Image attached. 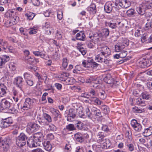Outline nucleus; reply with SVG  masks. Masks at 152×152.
Returning <instances> with one entry per match:
<instances>
[{"label":"nucleus","mask_w":152,"mask_h":152,"mask_svg":"<svg viewBox=\"0 0 152 152\" xmlns=\"http://www.w3.org/2000/svg\"><path fill=\"white\" fill-rule=\"evenodd\" d=\"M62 32L61 31H57L56 33V36L58 39H61L62 37Z\"/></svg>","instance_id":"58"},{"label":"nucleus","mask_w":152,"mask_h":152,"mask_svg":"<svg viewBox=\"0 0 152 152\" xmlns=\"http://www.w3.org/2000/svg\"><path fill=\"white\" fill-rule=\"evenodd\" d=\"M129 40L125 38H122L120 42L117 43L115 46V50L116 52H119L125 47L128 46Z\"/></svg>","instance_id":"2"},{"label":"nucleus","mask_w":152,"mask_h":152,"mask_svg":"<svg viewBox=\"0 0 152 152\" xmlns=\"http://www.w3.org/2000/svg\"><path fill=\"white\" fill-rule=\"evenodd\" d=\"M97 141L100 143L104 141L105 140V137L102 132H99L96 136Z\"/></svg>","instance_id":"20"},{"label":"nucleus","mask_w":152,"mask_h":152,"mask_svg":"<svg viewBox=\"0 0 152 152\" xmlns=\"http://www.w3.org/2000/svg\"><path fill=\"white\" fill-rule=\"evenodd\" d=\"M104 10L107 13H110L112 10L111 4L110 3H106L104 6Z\"/></svg>","instance_id":"24"},{"label":"nucleus","mask_w":152,"mask_h":152,"mask_svg":"<svg viewBox=\"0 0 152 152\" xmlns=\"http://www.w3.org/2000/svg\"><path fill=\"white\" fill-rule=\"evenodd\" d=\"M91 62L88 61V60H83L82 63V66L85 68L91 67Z\"/></svg>","instance_id":"30"},{"label":"nucleus","mask_w":152,"mask_h":152,"mask_svg":"<svg viewBox=\"0 0 152 152\" xmlns=\"http://www.w3.org/2000/svg\"><path fill=\"white\" fill-rule=\"evenodd\" d=\"M136 10L138 14L141 15H143L145 12V6H143V5L137 7Z\"/></svg>","instance_id":"17"},{"label":"nucleus","mask_w":152,"mask_h":152,"mask_svg":"<svg viewBox=\"0 0 152 152\" xmlns=\"http://www.w3.org/2000/svg\"><path fill=\"white\" fill-rule=\"evenodd\" d=\"M85 37L84 32L83 31H80L76 34V39L77 40L84 41Z\"/></svg>","instance_id":"19"},{"label":"nucleus","mask_w":152,"mask_h":152,"mask_svg":"<svg viewBox=\"0 0 152 152\" xmlns=\"http://www.w3.org/2000/svg\"><path fill=\"white\" fill-rule=\"evenodd\" d=\"M47 138L48 140H51L54 139V136L52 133H50L47 135Z\"/></svg>","instance_id":"59"},{"label":"nucleus","mask_w":152,"mask_h":152,"mask_svg":"<svg viewBox=\"0 0 152 152\" xmlns=\"http://www.w3.org/2000/svg\"><path fill=\"white\" fill-rule=\"evenodd\" d=\"M69 74L68 73L62 72L59 75V77L60 78V80L62 81H65V79L67 78V77L69 76Z\"/></svg>","instance_id":"28"},{"label":"nucleus","mask_w":152,"mask_h":152,"mask_svg":"<svg viewBox=\"0 0 152 152\" xmlns=\"http://www.w3.org/2000/svg\"><path fill=\"white\" fill-rule=\"evenodd\" d=\"M6 49H7L10 53H14L15 52V49L12 46H7V48Z\"/></svg>","instance_id":"60"},{"label":"nucleus","mask_w":152,"mask_h":152,"mask_svg":"<svg viewBox=\"0 0 152 152\" xmlns=\"http://www.w3.org/2000/svg\"><path fill=\"white\" fill-rule=\"evenodd\" d=\"M119 5L122 8H126L131 5V3L128 0H119Z\"/></svg>","instance_id":"14"},{"label":"nucleus","mask_w":152,"mask_h":152,"mask_svg":"<svg viewBox=\"0 0 152 152\" xmlns=\"http://www.w3.org/2000/svg\"><path fill=\"white\" fill-rule=\"evenodd\" d=\"M51 58L55 60H58L59 59V57L58 55V53L57 52H56L53 53L51 56Z\"/></svg>","instance_id":"51"},{"label":"nucleus","mask_w":152,"mask_h":152,"mask_svg":"<svg viewBox=\"0 0 152 152\" xmlns=\"http://www.w3.org/2000/svg\"><path fill=\"white\" fill-rule=\"evenodd\" d=\"M27 139L28 137L24 133H21L16 138V142L17 145L19 147L23 146L26 145Z\"/></svg>","instance_id":"3"},{"label":"nucleus","mask_w":152,"mask_h":152,"mask_svg":"<svg viewBox=\"0 0 152 152\" xmlns=\"http://www.w3.org/2000/svg\"><path fill=\"white\" fill-rule=\"evenodd\" d=\"M45 34L50 35L51 33H53L54 32V29L53 28H51V30L45 28Z\"/></svg>","instance_id":"55"},{"label":"nucleus","mask_w":152,"mask_h":152,"mask_svg":"<svg viewBox=\"0 0 152 152\" xmlns=\"http://www.w3.org/2000/svg\"><path fill=\"white\" fill-rule=\"evenodd\" d=\"M132 111L135 113H140L143 112L144 110L143 109L139 108L137 107H135L133 108Z\"/></svg>","instance_id":"36"},{"label":"nucleus","mask_w":152,"mask_h":152,"mask_svg":"<svg viewBox=\"0 0 152 152\" xmlns=\"http://www.w3.org/2000/svg\"><path fill=\"white\" fill-rule=\"evenodd\" d=\"M136 104L137 105L142 106H143L145 105V101L140 98H138L136 99Z\"/></svg>","instance_id":"34"},{"label":"nucleus","mask_w":152,"mask_h":152,"mask_svg":"<svg viewBox=\"0 0 152 152\" xmlns=\"http://www.w3.org/2000/svg\"><path fill=\"white\" fill-rule=\"evenodd\" d=\"M119 52H121L119 53V55L121 58H124L127 55V51L124 50H121Z\"/></svg>","instance_id":"44"},{"label":"nucleus","mask_w":152,"mask_h":152,"mask_svg":"<svg viewBox=\"0 0 152 152\" xmlns=\"http://www.w3.org/2000/svg\"><path fill=\"white\" fill-rule=\"evenodd\" d=\"M8 112L9 113H16L18 112V110L13 107L9 109L8 110Z\"/></svg>","instance_id":"49"},{"label":"nucleus","mask_w":152,"mask_h":152,"mask_svg":"<svg viewBox=\"0 0 152 152\" xmlns=\"http://www.w3.org/2000/svg\"><path fill=\"white\" fill-rule=\"evenodd\" d=\"M10 106V103L5 99H2L0 103V110H3L9 109Z\"/></svg>","instance_id":"8"},{"label":"nucleus","mask_w":152,"mask_h":152,"mask_svg":"<svg viewBox=\"0 0 152 152\" xmlns=\"http://www.w3.org/2000/svg\"><path fill=\"white\" fill-rule=\"evenodd\" d=\"M25 60L27 61L28 64H31L34 62V59L33 57L31 58V57H30L29 58H28V57H26Z\"/></svg>","instance_id":"45"},{"label":"nucleus","mask_w":152,"mask_h":152,"mask_svg":"<svg viewBox=\"0 0 152 152\" xmlns=\"http://www.w3.org/2000/svg\"><path fill=\"white\" fill-rule=\"evenodd\" d=\"M101 53H102L104 57L106 58L108 57L111 54V51L108 47L104 45L100 47Z\"/></svg>","instance_id":"9"},{"label":"nucleus","mask_w":152,"mask_h":152,"mask_svg":"<svg viewBox=\"0 0 152 152\" xmlns=\"http://www.w3.org/2000/svg\"><path fill=\"white\" fill-rule=\"evenodd\" d=\"M43 137V135L41 132H39L35 133L33 137H31L27 140L28 146L31 148L37 147L39 145L38 142L42 141Z\"/></svg>","instance_id":"1"},{"label":"nucleus","mask_w":152,"mask_h":152,"mask_svg":"<svg viewBox=\"0 0 152 152\" xmlns=\"http://www.w3.org/2000/svg\"><path fill=\"white\" fill-rule=\"evenodd\" d=\"M12 123L11 119L8 118L3 119L0 123V126L1 128H5L9 126Z\"/></svg>","instance_id":"10"},{"label":"nucleus","mask_w":152,"mask_h":152,"mask_svg":"<svg viewBox=\"0 0 152 152\" xmlns=\"http://www.w3.org/2000/svg\"><path fill=\"white\" fill-rule=\"evenodd\" d=\"M134 128L135 131L138 132H141L142 130L143 129L141 125L139 123L137 124V125L134 127Z\"/></svg>","instance_id":"42"},{"label":"nucleus","mask_w":152,"mask_h":152,"mask_svg":"<svg viewBox=\"0 0 152 152\" xmlns=\"http://www.w3.org/2000/svg\"><path fill=\"white\" fill-rule=\"evenodd\" d=\"M25 16H26L29 20H32L34 17L35 15L33 12H29L25 14Z\"/></svg>","instance_id":"39"},{"label":"nucleus","mask_w":152,"mask_h":152,"mask_svg":"<svg viewBox=\"0 0 152 152\" xmlns=\"http://www.w3.org/2000/svg\"><path fill=\"white\" fill-rule=\"evenodd\" d=\"M68 62L66 58H64L63 59L62 66L64 69H66L68 64Z\"/></svg>","instance_id":"41"},{"label":"nucleus","mask_w":152,"mask_h":152,"mask_svg":"<svg viewBox=\"0 0 152 152\" xmlns=\"http://www.w3.org/2000/svg\"><path fill=\"white\" fill-rule=\"evenodd\" d=\"M49 130L51 131H55L56 130L57 128L53 124H51L49 126Z\"/></svg>","instance_id":"56"},{"label":"nucleus","mask_w":152,"mask_h":152,"mask_svg":"<svg viewBox=\"0 0 152 152\" xmlns=\"http://www.w3.org/2000/svg\"><path fill=\"white\" fill-rule=\"evenodd\" d=\"M30 31L29 33L30 34H35L37 33V29L35 28H30Z\"/></svg>","instance_id":"52"},{"label":"nucleus","mask_w":152,"mask_h":152,"mask_svg":"<svg viewBox=\"0 0 152 152\" xmlns=\"http://www.w3.org/2000/svg\"><path fill=\"white\" fill-rule=\"evenodd\" d=\"M43 145L45 149L48 151H50L51 150L52 147L51 145L50 144L49 141H45L43 143Z\"/></svg>","instance_id":"26"},{"label":"nucleus","mask_w":152,"mask_h":152,"mask_svg":"<svg viewBox=\"0 0 152 152\" xmlns=\"http://www.w3.org/2000/svg\"><path fill=\"white\" fill-rule=\"evenodd\" d=\"M140 65L142 68L148 67L152 64V57H150L148 58H143L142 60L139 62Z\"/></svg>","instance_id":"5"},{"label":"nucleus","mask_w":152,"mask_h":152,"mask_svg":"<svg viewBox=\"0 0 152 152\" xmlns=\"http://www.w3.org/2000/svg\"><path fill=\"white\" fill-rule=\"evenodd\" d=\"M88 137V135L87 134H82L79 133H77L75 135V137L76 140L80 143L83 142Z\"/></svg>","instance_id":"6"},{"label":"nucleus","mask_w":152,"mask_h":152,"mask_svg":"<svg viewBox=\"0 0 152 152\" xmlns=\"http://www.w3.org/2000/svg\"><path fill=\"white\" fill-rule=\"evenodd\" d=\"M43 116L44 118L48 122L50 123L52 122L51 117L49 115L46 113H44L43 114Z\"/></svg>","instance_id":"37"},{"label":"nucleus","mask_w":152,"mask_h":152,"mask_svg":"<svg viewBox=\"0 0 152 152\" xmlns=\"http://www.w3.org/2000/svg\"><path fill=\"white\" fill-rule=\"evenodd\" d=\"M101 35V33H96L93 34V36H89V37L94 42H98L99 41V38Z\"/></svg>","instance_id":"18"},{"label":"nucleus","mask_w":152,"mask_h":152,"mask_svg":"<svg viewBox=\"0 0 152 152\" xmlns=\"http://www.w3.org/2000/svg\"><path fill=\"white\" fill-rule=\"evenodd\" d=\"M86 115L89 118H91V114L90 112L89 108L88 107L86 108Z\"/></svg>","instance_id":"62"},{"label":"nucleus","mask_w":152,"mask_h":152,"mask_svg":"<svg viewBox=\"0 0 152 152\" xmlns=\"http://www.w3.org/2000/svg\"><path fill=\"white\" fill-rule=\"evenodd\" d=\"M40 127V126L37 123L34 122H31L28 124L27 130L29 132H33L38 130Z\"/></svg>","instance_id":"4"},{"label":"nucleus","mask_w":152,"mask_h":152,"mask_svg":"<svg viewBox=\"0 0 152 152\" xmlns=\"http://www.w3.org/2000/svg\"><path fill=\"white\" fill-rule=\"evenodd\" d=\"M50 111L54 115L53 120L56 121L58 120V118H61V115L60 112L57 110L53 108Z\"/></svg>","instance_id":"13"},{"label":"nucleus","mask_w":152,"mask_h":152,"mask_svg":"<svg viewBox=\"0 0 152 152\" xmlns=\"http://www.w3.org/2000/svg\"><path fill=\"white\" fill-rule=\"evenodd\" d=\"M128 149L130 151H132L134 150V145L132 143L128 144L126 145Z\"/></svg>","instance_id":"50"},{"label":"nucleus","mask_w":152,"mask_h":152,"mask_svg":"<svg viewBox=\"0 0 152 152\" xmlns=\"http://www.w3.org/2000/svg\"><path fill=\"white\" fill-rule=\"evenodd\" d=\"M14 15V12L10 10H8L5 14V16L7 18H13Z\"/></svg>","instance_id":"35"},{"label":"nucleus","mask_w":152,"mask_h":152,"mask_svg":"<svg viewBox=\"0 0 152 152\" xmlns=\"http://www.w3.org/2000/svg\"><path fill=\"white\" fill-rule=\"evenodd\" d=\"M7 88L4 84H0V96L2 97L6 93Z\"/></svg>","instance_id":"22"},{"label":"nucleus","mask_w":152,"mask_h":152,"mask_svg":"<svg viewBox=\"0 0 152 152\" xmlns=\"http://www.w3.org/2000/svg\"><path fill=\"white\" fill-rule=\"evenodd\" d=\"M97 78L91 76L89 78H88L86 79L85 81V82L86 83H91L92 82H93L97 81Z\"/></svg>","instance_id":"33"},{"label":"nucleus","mask_w":152,"mask_h":152,"mask_svg":"<svg viewBox=\"0 0 152 152\" xmlns=\"http://www.w3.org/2000/svg\"><path fill=\"white\" fill-rule=\"evenodd\" d=\"M33 102L32 100L31 99L29 98H26L23 106H21V108L22 110H29L31 109V106Z\"/></svg>","instance_id":"7"},{"label":"nucleus","mask_w":152,"mask_h":152,"mask_svg":"<svg viewBox=\"0 0 152 152\" xmlns=\"http://www.w3.org/2000/svg\"><path fill=\"white\" fill-rule=\"evenodd\" d=\"M142 133L145 137L150 136L152 134V128L150 127L145 129L144 131Z\"/></svg>","instance_id":"25"},{"label":"nucleus","mask_w":152,"mask_h":152,"mask_svg":"<svg viewBox=\"0 0 152 152\" xmlns=\"http://www.w3.org/2000/svg\"><path fill=\"white\" fill-rule=\"evenodd\" d=\"M57 18L60 20H61L63 17V14L61 10H58L57 11Z\"/></svg>","instance_id":"48"},{"label":"nucleus","mask_w":152,"mask_h":152,"mask_svg":"<svg viewBox=\"0 0 152 152\" xmlns=\"http://www.w3.org/2000/svg\"><path fill=\"white\" fill-rule=\"evenodd\" d=\"M104 81L108 84H112L114 83V80L112 78L110 74H107L104 79Z\"/></svg>","instance_id":"16"},{"label":"nucleus","mask_w":152,"mask_h":152,"mask_svg":"<svg viewBox=\"0 0 152 152\" xmlns=\"http://www.w3.org/2000/svg\"><path fill=\"white\" fill-rule=\"evenodd\" d=\"M100 108L103 113L105 114H107L110 111L108 107L106 105H101L100 106Z\"/></svg>","instance_id":"29"},{"label":"nucleus","mask_w":152,"mask_h":152,"mask_svg":"<svg viewBox=\"0 0 152 152\" xmlns=\"http://www.w3.org/2000/svg\"><path fill=\"white\" fill-rule=\"evenodd\" d=\"M126 13L128 16L131 17L136 16V14L135 11L133 9H130L126 12Z\"/></svg>","instance_id":"31"},{"label":"nucleus","mask_w":152,"mask_h":152,"mask_svg":"<svg viewBox=\"0 0 152 152\" xmlns=\"http://www.w3.org/2000/svg\"><path fill=\"white\" fill-rule=\"evenodd\" d=\"M65 149L68 151H71V146L69 142L66 144L65 146Z\"/></svg>","instance_id":"64"},{"label":"nucleus","mask_w":152,"mask_h":152,"mask_svg":"<svg viewBox=\"0 0 152 152\" xmlns=\"http://www.w3.org/2000/svg\"><path fill=\"white\" fill-rule=\"evenodd\" d=\"M104 57V55L102 54V53H100L96 55V58L97 59H99L101 61V62L102 61V60H103V57Z\"/></svg>","instance_id":"54"},{"label":"nucleus","mask_w":152,"mask_h":152,"mask_svg":"<svg viewBox=\"0 0 152 152\" xmlns=\"http://www.w3.org/2000/svg\"><path fill=\"white\" fill-rule=\"evenodd\" d=\"M142 98L146 100H150L151 99V96L150 93L147 91H144L141 94Z\"/></svg>","instance_id":"21"},{"label":"nucleus","mask_w":152,"mask_h":152,"mask_svg":"<svg viewBox=\"0 0 152 152\" xmlns=\"http://www.w3.org/2000/svg\"><path fill=\"white\" fill-rule=\"evenodd\" d=\"M145 28L146 30H148L152 28V22L147 23L145 25Z\"/></svg>","instance_id":"53"},{"label":"nucleus","mask_w":152,"mask_h":152,"mask_svg":"<svg viewBox=\"0 0 152 152\" xmlns=\"http://www.w3.org/2000/svg\"><path fill=\"white\" fill-rule=\"evenodd\" d=\"M105 25L106 26H108L112 29H115L117 27V24L113 21L110 22H106Z\"/></svg>","instance_id":"27"},{"label":"nucleus","mask_w":152,"mask_h":152,"mask_svg":"<svg viewBox=\"0 0 152 152\" xmlns=\"http://www.w3.org/2000/svg\"><path fill=\"white\" fill-rule=\"evenodd\" d=\"M14 83L16 86L22 90L23 84V78L20 77H18L15 78Z\"/></svg>","instance_id":"12"},{"label":"nucleus","mask_w":152,"mask_h":152,"mask_svg":"<svg viewBox=\"0 0 152 152\" xmlns=\"http://www.w3.org/2000/svg\"><path fill=\"white\" fill-rule=\"evenodd\" d=\"M10 60L9 56L6 55L0 57V68H2L4 66L5 64Z\"/></svg>","instance_id":"15"},{"label":"nucleus","mask_w":152,"mask_h":152,"mask_svg":"<svg viewBox=\"0 0 152 152\" xmlns=\"http://www.w3.org/2000/svg\"><path fill=\"white\" fill-rule=\"evenodd\" d=\"M77 112L79 114L82 113L83 111V107L82 106H80L77 108Z\"/></svg>","instance_id":"63"},{"label":"nucleus","mask_w":152,"mask_h":152,"mask_svg":"<svg viewBox=\"0 0 152 152\" xmlns=\"http://www.w3.org/2000/svg\"><path fill=\"white\" fill-rule=\"evenodd\" d=\"M138 123H137L136 120L133 119L132 120L131 124L132 127H134Z\"/></svg>","instance_id":"61"},{"label":"nucleus","mask_w":152,"mask_h":152,"mask_svg":"<svg viewBox=\"0 0 152 152\" xmlns=\"http://www.w3.org/2000/svg\"><path fill=\"white\" fill-rule=\"evenodd\" d=\"M0 44L1 45L4 46L3 48L4 49H6V48H7L8 43L4 40H0Z\"/></svg>","instance_id":"43"},{"label":"nucleus","mask_w":152,"mask_h":152,"mask_svg":"<svg viewBox=\"0 0 152 152\" xmlns=\"http://www.w3.org/2000/svg\"><path fill=\"white\" fill-rule=\"evenodd\" d=\"M76 127L78 129L82 130L83 126V124L81 121H79L76 124Z\"/></svg>","instance_id":"40"},{"label":"nucleus","mask_w":152,"mask_h":152,"mask_svg":"<svg viewBox=\"0 0 152 152\" xmlns=\"http://www.w3.org/2000/svg\"><path fill=\"white\" fill-rule=\"evenodd\" d=\"M148 38V35L146 34H144L141 38V40L142 42H144L146 40V39Z\"/></svg>","instance_id":"57"},{"label":"nucleus","mask_w":152,"mask_h":152,"mask_svg":"<svg viewBox=\"0 0 152 152\" xmlns=\"http://www.w3.org/2000/svg\"><path fill=\"white\" fill-rule=\"evenodd\" d=\"M76 115L75 110L72 108L69 110L67 117V120L69 121H73Z\"/></svg>","instance_id":"11"},{"label":"nucleus","mask_w":152,"mask_h":152,"mask_svg":"<svg viewBox=\"0 0 152 152\" xmlns=\"http://www.w3.org/2000/svg\"><path fill=\"white\" fill-rule=\"evenodd\" d=\"M88 11L90 12L91 13L93 14L96 13V6L94 4H92L87 8Z\"/></svg>","instance_id":"23"},{"label":"nucleus","mask_w":152,"mask_h":152,"mask_svg":"<svg viewBox=\"0 0 152 152\" xmlns=\"http://www.w3.org/2000/svg\"><path fill=\"white\" fill-rule=\"evenodd\" d=\"M91 102L94 104H96L98 105H100L101 104V102L99 99L96 98H93L91 100Z\"/></svg>","instance_id":"38"},{"label":"nucleus","mask_w":152,"mask_h":152,"mask_svg":"<svg viewBox=\"0 0 152 152\" xmlns=\"http://www.w3.org/2000/svg\"><path fill=\"white\" fill-rule=\"evenodd\" d=\"M110 31L108 29L104 28L102 30V33L105 37H107L109 35Z\"/></svg>","instance_id":"46"},{"label":"nucleus","mask_w":152,"mask_h":152,"mask_svg":"<svg viewBox=\"0 0 152 152\" xmlns=\"http://www.w3.org/2000/svg\"><path fill=\"white\" fill-rule=\"evenodd\" d=\"M99 95L101 99H104L106 96V95L105 92L102 90V91L100 92L99 93Z\"/></svg>","instance_id":"47"},{"label":"nucleus","mask_w":152,"mask_h":152,"mask_svg":"<svg viewBox=\"0 0 152 152\" xmlns=\"http://www.w3.org/2000/svg\"><path fill=\"white\" fill-rule=\"evenodd\" d=\"M66 130L68 131H72L76 130V128L73 124H70L66 126Z\"/></svg>","instance_id":"32"}]
</instances>
